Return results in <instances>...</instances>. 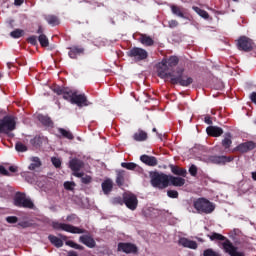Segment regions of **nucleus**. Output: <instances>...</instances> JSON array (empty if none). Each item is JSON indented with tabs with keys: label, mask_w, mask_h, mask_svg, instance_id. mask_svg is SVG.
Returning a JSON list of instances; mask_svg holds the SVG:
<instances>
[{
	"label": "nucleus",
	"mask_w": 256,
	"mask_h": 256,
	"mask_svg": "<svg viewBox=\"0 0 256 256\" xmlns=\"http://www.w3.org/2000/svg\"><path fill=\"white\" fill-rule=\"evenodd\" d=\"M58 95H63V99L70 101L72 105H77L78 107H87V96L85 94H77L75 90H58Z\"/></svg>",
	"instance_id": "obj_1"
},
{
	"label": "nucleus",
	"mask_w": 256,
	"mask_h": 256,
	"mask_svg": "<svg viewBox=\"0 0 256 256\" xmlns=\"http://www.w3.org/2000/svg\"><path fill=\"white\" fill-rule=\"evenodd\" d=\"M193 207L199 213H205L206 215L215 211V205L206 198H198L194 200Z\"/></svg>",
	"instance_id": "obj_2"
},
{
	"label": "nucleus",
	"mask_w": 256,
	"mask_h": 256,
	"mask_svg": "<svg viewBox=\"0 0 256 256\" xmlns=\"http://www.w3.org/2000/svg\"><path fill=\"white\" fill-rule=\"evenodd\" d=\"M150 183L152 187H156V189H167L169 185V176L167 174L154 172L151 174Z\"/></svg>",
	"instance_id": "obj_3"
},
{
	"label": "nucleus",
	"mask_w": 256,
	"mask_h": 256,
	"mask_svg": "<svg viewBox=\"0 0 256 256\" xmlns=\"http://www.w3.org/2000/svg\"><path fill=\"white\" fill-rule=\"evenodd\" d=\"M185 70L183 68H177L176 73L172 76L170 80L173 85H181L182 87H189L193 83V78L189 76H183Z\"/></svg>",
	"instance_id": "obj_4"
},
{
	"label": "nucleus",
	"mask_w": 256,
	"mask_h": 256,
	"mask_svg": "<svg viewBox=\"0 0 256 256\" xmlns=\"http://www.w3.org/2000/svg\"><path fill=\"white\" fill-rule=\"evenodd\" d=\"M52 227L53 229H56V231H66V233H73L76 235H82L83 233H86V230L83 228L61 222H52Z\"/></svg>",
	"instance_id": "obj_5"
},
{
	"label": "nucleus",
	"mask_w": 256,
	"mask_h": 256,
	"mask_svg": "<svg viewBox=\"0 0 256 256\" xmlns=\"http://www.w3.org/2000/svg\"><path fill=\"white\" fill-rule=\"evenodd\" d=\"M16 125L15 117L5 116L0 119V133H11V131H15Z\"/></svg>",
	"instance_id": "obj_6"
},
{
	"label": "nucleus",
	"mask_w": 256,
	"mask_h": 256,
	"mask_svg": "<svg viewBox=\"0 0 256 256\" xmlns=\"http://www.w3.org/2000/svg\"><path fill=\"white\" fill-rule=\"evenodd\" d=\"M176 72L177 71L169 72V64H167V59L162 60L157 65L158 77L161 79H170L171 81Z\"/></svg>",
	"instance_id": "obj_7"
},
{
	"label": "nucleus",
	"mask_w": 256,
	"mask_h": 256,
	"mask_svg": "<svg viewBox=\"0 0 256 256\" xmlns=\"http://www.w3.org/2000/svg\"><path fill=\"white\" fill-rule=\"evenodd\" d=\"M14 205L16 207H24L26 209H33L35 207V204H33V201L31 199L25 197V194H16L14 198Z\"/></svg>",
	"instance_id": "obj_8"
},
{
	"label": "nucleus",
	"mask_w": 256,
	"mask_h": 256,
	"mask_svg": "<svg viewBox=\"0 0 256 256\" xmlns=\"http://www.w3.org/2000/svg\"><path fill=\"white\" fill-rule=\"evenodd\" d=\"M69 167H70L71 171H73L74 177L81 178V177H83V175H85L83 172H80L81 169H83V167H85V163L83 162V160L73 158L69 162Z\"/></svg>",
	"instance_id": "obj_9"
},
{
	"label": "nucleus",
	"mask_w": 256,
	"mask_h": 256,
	"mask_svg": "<svg viewBox=\"0 0 256 256\" xmlns=\"http://www.w3.org/2000/svg\"><path fill=\"white\" fill-rule=\"evenodd\" d=\"M237 46L240 51H253V48L255 47V44L253 43V40L251 38H248L247 36H242L237 41Z\"/></svg>",
	"instance_id": "obj_10"
},
{
	"label": "nucleus",
	"mask_w": 256,
	"mask_h": 256,
	"mask_svg": "<svg viewBox=\"0 0 256 256\" xmlns=\"http://www.w3.org/2000/svg\"><path fill=\"white\" fill-rule=\"evenodd\" d=\"M123 201L126 207L131 211H135V209H137V205H139V200H137V196L132 193H124Z\"/></svg>",
	"instance_id": "obj_11"
},
{
	"label": "nucleus",
	"mask_w": 256,
	"mask_h": 256,
	"mask_svg": "<svg viewBox=\"0 0 256 256\" xmlns=\"http://www.w3.org/2000/svg\"><path fill=\"white\" fill-rule=\"evenodd\" d=\"M222 247H223L225 253H228V255H230V256H245V252L238 251L237 247H235L233 245V243L231 241H229L228 239H226L222 243Z\"/></svg>",
	"instance_id": "obj_12"
},
{
	"label": "nucleus",
	"mask_w": 256,
	"mask_h": 256,
	"mask_svg": "<svg viewBox=\"0 0 256 256\" xmlns=\"http://www.w3.org/2000/svg\"><path fill=\"white\" fill-rule=\"evenodd\" d=\"M129 56L134 57V59H137V61H143L149 57V54L145 49L135 47L129 51Z\"/></svg>",
	"instance_id": "obj_13"
},
{
	"label": "nucleus",
	"mask_w": 256,
	"mask_h": 256,
	"mask_svg": "<svg viewBox=\"0 0 256 256\" xmlns=\"http://www.w3.org/2000/svg\"><path fill=\"white\" fill-rule=\"evenodd\" d=\"M256 144L253 141L244 142L242 144H239L235 151H239V153H247V151H253L255 149Z\"/></svg>",
	"instance_id": "obj_14"
},
{
	"label": "nucleus",
	"mask_w": 256,
	"mask_h": 256,
	"mask_svg": "<svg viewBox=\"0 0 256 256\" xmlns=\"http://www.w3.org/2000/svg\"><path fill=\"white\" fill-rule=\"evenodd\" d=\"M118 251H122V253H137V246L131 243H119Z\"/></svg>",
	"instance_id": "obj_15"
},
{
	"label": "nucleus",
	"mask_w": 256,
	"mask_h": 256,
	"mask_svg": "<svg viewBox=\"0 0 256 256\" xmlns=\"http://www.w3.org/2000/svg\"><path fill=\"white\" fill-rule=\"evenodd\" d=\"M211 163H215L216 165H225V163H231L233 161V157L227 156H212L210 157Z\"/></svg>",
	"instance_id": "obj_16"
},
{
	"label": "nucleus",
	"mask_w": 256,
	"mask_h": 256,
	"mask_svg": "<svg viewBox=\"0 0 256 256\" xmlns=\"http://www.w3.org/2000/svg\"><path fill=\"white\" fill-rule=\"evenodd\" d=\"M79 241L80 243H83V245H86V247H89L90 249H93V247H95L96 245L95 239H93V237L89 235L80 236Z\"/></svg>",
	"instance_id": "obj_17"
},
{
	"label": "nucleus",
	"mask_w": 256,
	"mask_h": 256,
	"mask_svg": "<svg viewBox=\"0 0 256 256\" xmlns=\"http://www.w3.org/2000/svg\"><path fill=\"white\" fill-rule=\"evenodd\" d=\"M138 41L145 47H153V45H155L153 38L147 34H140Z\"/></svg>",
	"instance_id": "obj_18"
},
{
	"label": "nucleus",
	"mask_w": 256,
	"mask_h": 256,
	"mask_svg": "<svg viewBox=\"0 0 256 256\" xmlns=\"http://www.w3.org/2000/svg\"><path fill=\"white\" fill-rule=\"evenodd\" d=\"M206 133L210 137H221L223 135V129L221 127H217V126H209L206 129Z\"/></svg>",
	"instance_id": "obj_19"
},
{
	"label": "nucleus",
	"mask_w": 256,
	"mask_h": 256,
	"mask_svg": "<svg viewBox=\"0 0 256 256\" xmlns=\"http://www.w3.org/2000/svg\"><path fill=\"white\" fill-rule=\"evenodd\" d=\"M140 161H142V163H145V165H149V167L157 166V158H155V156L142 155L140 157Z\"/></svg>",
	"instance_id": "obj_20"
},
{
	"label": "nucleus",
	"mask_w": 256,
	"mask_h": 256,
	"mask_svg": "<svg viewBox=\"0 0 256 256\" xmlns=\"http://www.w3.org/2000/svg\"><path fill=\"white\" fill-rule=\"evenodd\" d=\"M179 245H182V247H187L188 249H197L198 247L197 242L187 238H181L179 240Z\"/></svg>",
	"instance_id": "obj_21"
},
{
	"label": "nucleus",
	"mask_w": 256,
	"mask_h": 256,
	"mask_svg": "<svg viewBox=\"0 0 256 256\" xmlns=\"http://www.w3.org/2000/svg\"><path fill=\"white\" fill-rule=\"evenodd\" d=\"M170 185L173 187H183L185 185V179L182 177L168 176Z\"/></svg>",
	"instance_id": "obj_22"
},
{
	"label": "nucleus",
	"mask_w": 256,
	"mask_h": 256,
	"mask_svg": "<svg viewBox=\"0 0 256 256\" xmlns=\"http://www.w3.org/2000/svg\"><path fill=\"white\" fill-rule=\"evenodd\" d=\"M102 190L105 193V195H109L110 191H113V180L106 179L102 183Z\"/></svg>",
	"instance_id": "obj_23"
},
{
	"label": "nucleus",
	"mask_w": 256,
	"mask_h": 256,
	"mask_svg": "<svg viewBox=\"0 0 256 256\" xmlns=\"http://www.w3.org/2000/svg\"><path fill=\"white\" fill-rule=\"evenodd\" d=\"M170 169L174 175H179L180 177H187V170L179 168L178 166L170 165Z\"/></svg>",
	"instance_id": "obj_24"
},
{
	"label": "nucleus",
	"mask_w": 256,
	"mask_h": 256,
	"mask_svg": "<svg viewBox=\"0 0 256 256\" xmlns=\"http://www.w3.org/2000/svg\"><path fill=\"white\" fill-rule=\"evenodd\" d=\"M133 139L134 141H147V132L138 130L136 133H134Z\"/></svg>",
	"instance_id": "obj_25"
},
{
	"label": "nucleus",
	"mask_w": 256,
	"mask_h": 256,
	"mask_svg": "<svg viewBox=\"0 0 256 256\" xmlns=\"http://www.w3.org/2000/svg\"><path fill=\"white\" fill-rule=\"evenodd\" d=\"M45 20L52 27H55V26H57V25H59L61 23L59 21V18L57 16H55V15H47V16H45Z\"/></svg>",
	"instance_id": "obj_26"
},
{
	"label": "nucleus",
	"mask_w": 256,
	"mask_h": 256,
	"mask_svg": "<svg viewBox=\"0 0 256 256\" xmlns=\"http://www.w3.org/2000/svg\"><path fill=\"white\" fill-rule=\"evenodd\" d=\"M31 161L32 163L29 165L30 171H35V169H39V167H41V160L39 157H32Z\"/></svg>",
	"instance_id": "obj_27"
},
{
	"label": "nucleus",
	"mask_w": 256,
	"mask_h": 256,
	"mask_svg": "<svg viewBox=\"0 0 256 256\" xmlns=\"http://www.w3.org/2000/svg\"><path fill=\"white\" fill-rule=\"evenodd\" d=\"M81 53H83L82 48L73 47V48H70L68 55L71 59H77V55H81Z\"/></svg>",
	"instance_id": "obj_28"
},
{
	"label": "nucleus",
	"mask_w": 256,
	"mask_h": 256,
	"mask_svg": "<svg viewBox=\"0 0 256 256\" xmlns=\"http://www.w3.org/2000/svg\"><path fill=\"white\" fill-rule=\"evenodd\" d=\"M58 133H60L62 137H64L65 139H69L70 141H73L74 139L73 133H71V131L66 130L64 128H59Z\"/></svg>",
	"instance_id": "obj_29"
},
{
	"label": "nucleus",
	"mask_w": 256,
	"mask_h": 256,
	"mask_svg": "<svg viewBox=\"0 0 256 256\" xmlns=\"http://www.w3.org/2000/svg\"><path fill=\"white\" fill-rule=\"evenodd\" d=\"M171 11L173 15H177V17H181L182 19H185V14L183 13V9L181 7L172 5Z\"/></svg>",
	"instance_id": "obj_30"
},
{
	"label": "nucleus",
	"mask_w": 256,
	"mask_h": 256,
	"mask_svg": "<svg viewBox=\"0 0 256 256\" xmlns=\"http://www.w3.org/2000/svg\"><path fill=\"white\" fill-rule=\"evenodd\" d=\"M48 239L52 243V245H55V247H63V240H61L57 236L50 235Z\"/></svg>",
	"instance_id": "obj_31"
},
{
	"label": "nucleus",
	"mask_w": 256,
	"mask_h": 256,
	"mask_svg": "<svg viewBox=\"0 0 256 256\" xmlns=\"http://www.w3.org/2000/svg\"><path fill=\"white\" fill-rule=\"evenodd\" d=\"M192 9H193V11H195V13L200 15V17H203V19H209V13H207V11L202 10L201 8H199L197 6H193Z\"/></svg>",
	"instance_id": "obj_32"
},
{
	"label": "nucleus",
	"mask_w": 256,
	"mask_h": 256,
	"mask_svg": "<svg viewBox=\"0 0 256 256\" xmlns=\"http://www.w3.org/2000/svg\"><path fill=\"white\" fill-rule=\"evenodd\" d=\"M208 237L211 241H225V236L216 232H213L212 234L208 235Z\"/></svg>",
	"instance_id": "obj_33"
},
{
	"label": "nucleus",
	"mask_w": 256,
	"mask_h": 256,
	"mask_svg": "<svg viewBox=\"0 0 256 256\" xmlns=\"http://www.w3.org/2000/svg\"><path fill=\"white\" fill-rule=\"evenodd\" d=\"M231 143H233V141H231V134H226L224 139L222 140V145L225 149H229V147H231Z\"/></svg>",
	"instance_id": "obj_34"
},
{
	"label": "nucleus",
	"mask_w": 256,
	"mask_h": 256,
	"mask_svg": "<svg viewBox=\"0 0 256 256\" xmlns=\"http://www.w3.org/2000/svg\"><path fill=\"white\" fill-rule=\"evenodd\" d=\"M38 40H39L41 47H49V38H47V36L45 34H41L38 37Z\"/></svg>",
	"instance_id": "obj_35"
},
{
	"label": "nucleus",
	"mask_w": 256,
	"mask_h": 256,
	"mask_svg": "<svg viewBox=\"0 0 256 256\" xmlns=\"http://www.w3.org/2000/svg\"><path fill=\"white\" fill-rule=\"evenodd\" d=\"M166 62L169 67H176L179 64V58L177 56H171Z\"/></svg>",
	"instance_id": "obj_36"
},
{
	"label": "nucleus",
	"mask_w": 256,
	"mask_h": 256,
	"mask_svg": "<svg viewBox=\"0 0 256 256\" xmlns=\"http://www.w3.org/2000/svg\"><path fill=\"white\" fill-rule=\"evenodd\" d=\"M121 167H123L124 169H128V171H134V169H137V164L133 163V162H123L121 164Z\"/></svg>",
	"instance_id": "obj_37"
},
{
	"label": "nucleus",
	"mask_w": 256,
	"mask_h": 256,
	"mask_svg": "<svg viewBox=\"0 0 256 256\" xmlns=\"http://www.w3.org/2000/svg\"><path fill=\"white\" fill-rule=\"evenodd\" d=\"M24 34L25 31L21 29H16L10 33L11 37H13L14 39H19V37H23Z\"/></svg>",
	"instance_id": "obj_38"
},
{
	"label": "nucleus",
	"mask_w": 256,
	"mask_h": 256,
	"mask_svg": "<svg viewBox=\"0 0 256 256\" xmlns=\"http://www.w3.org/2000/svg\"><path fill=\"white\" fill-rule=\"evenodd\" d=\"M39 121H41V123H43V125L46 126H50L53 125V122L51 121V118L47 117V116H39Z\"/></svg>",
	"instance_id": "obj_39"
},
{
	"label": "nucleus",
	"mask_w": 256,
	"mask_h": 256,
	"mask_svg": "<svg viewBox=\"0 0 256 256\" xmlns=\"http://www.w3.org/2000/svg\"><path fill=\"white\" fill-rule=\"evenodd\" d=\"M66 245L68 247H72V249H79V250L83 249V246L73 242V240H66Z\"/></svg>",
	"instance_id": "obj_40"
},
{
	"label": "nucleus",
	"mask_w": 256,
	"mask_h": 256,
	"mask_svg": "<svg viewBox=\"0 0 256 256\" xmlns=\"http://www.w3.org/2000/svg\"><path fill=\"white\" fill-rule=\"evenodd\" d=\"M15 149L20 153H25V151H27V146L21 142H17L15 145Z\"/></svg>",
	"instance_id": "obj_41"
},
{
	"label": "nucleus",
	"mask_w": 256,
	"mask_h": 256,
	"mask_svg": "<svg viewBox=\"0 0 256 256\" xmlns=\"http://www.w3.org/2000/svg\"><path fill=\"white\" fill-rule=\"evenodd\" d=\"M167 195L171 199H177L179 197V192H177V190H168Z\"/></svg>",
	"instance_id": "obj_42"
},
{
	"label": "nucleus",
	"mask_w": 256,
	"mask_h": 256,
	"mask_svg": "<svg viewBox=\"0 0 256 256\" xmlns=\"http://www.w3.org/2000/svg\"><path fill=\"white\" fill-rule=\"evenodd\" d=\"M74 188H75V182L64 183V189H67V191H73Z\"/></svg>",
	"instance_id": "obj_43"
},
{
	"label": "nucleus",
	"mask_w": 256,
	"mask_h": 256,
	"mask_svg": "<svg viewBox=\"0 0 256 256\" xmlns=\"http://www.w3.org/2000/svg\"><path fill=\"white\" fill-rule=\"evenodd\" d=\"M81 181H82V183H84L85 185H87V184L91 183L92 178H91V176H89V175L82 176V177H81Z\"/></svg>",
	"instance_id": "obj_44"
},
{
	"label": "nucleus",
	"mask_w": 256,
	"mask_h": 256,
	"mask_svg": "<svg viewBox=\"0 0 256 256\" xmlns=\"http://www.w3.org/2000/svg\"><path fill=\"white\" fill-rule=\"evenodd\" d=\"M189 173H190V175H192V177H195L197 175V166L192 165L189 168Z\"/></svg>",
	"instance_id": "obj_45"
},
{
	"label": "nucleus",
	"mask_w": 256,
	"mask_h": 256,
	"mask_svg": "<svg viewBox=\"0 0 256 256\" xmlns=\"http://www.w3.org/2000/svg\"><path fill=\"white\" fill-rule=\"evenodd\" d=\"M204 256H219V254H216L215 251L208 249L204 251Z\"/></svg>",
	"instance_id": "obj_46"
},
{
	"label": "nucleus",
	"mask_w": 256,
	"mask_h": 256,
	"mask_svg": "<svg viewBox=\"0 0 256 256\" xmlns=\"http://www.w3.org/2000/svg\"><path fill=\"white\" fill-rule=\"evenodd\" d=\"M168 25L171 29H175V27H177L179 25V22H177V20H170L168 22Z\"/></svg>",
	"instance_id": "obj_47"
},
{
	"label": "nucleus",
	"mask_w": 256,
	"mask_h": 256,
	"mask_svg": "<svg viewBox=\"0 0 256 256\" xmlns=\"http://www.w3.org/2000/svg\"><path fill=\"white\" fill-rule=\"evenodd\" d=\"M6 221L8 223H17L18 219H17L16 216H9V217L6 218Z\"/></svg>",
	"instance_id": "obj_48"
},
{
	"label": "nucleus",
	"mask_w": 256,
	"mask_h": 256,
	"mask_svg": "<svg viewBox=\"0 0 256 256\" xmlns=\"http://www.w3.org/2000/svg\"><path fill=\"white\" fill-rule=\"evenodd\" d=\"M52 163L56 167H61V160L59 158H52Z\"/></svg>",
	"instance_id": "obj_49"
},
{
	"label": "nucleus",
	"mask_w": 256,
	"mask_h": 256,
	"mask_svg": "<svg viewBox=\"0 0 256 256\" xmlns=\"http://www.w3.org/2000/svg\"><path fill=\"white\" fill-rule=\"evenodd\" d=\"M28 43H30L31 45H37V37H35V36L29 37Z\"/></svg>",
	"instance_id": "obj_50"
},
{
	"label": "nucleus",
	"mask_w": 256,
	"mask_h": 256,
	"mask_svg": "<svg viewBox=\"0 0 256 256\" xmlns=\"http://www.w3.org/2000/svg\"><path fill=\"white\" fill-rule=\"evenodd\" d=\"M0 174L1 175H9V171H7V169H5V166L0 165Z\"/></svg>",
	"instance_id": "obj_51"
},
{
	"label": "nucleus",
	"mask_w": 256,
	"mask_h": 256,
	"mask_svg": "<svg viewBox=\"0 0 256 256\" xmlns=\"http://www.w3.org/2000/svg\"><path fill=\"white\" fill-rule=\"evenodd\" d=\"M123 203H125V202L120 197L114 199V204L115 205H123Z\"/></svg>",
	"instance_id": "obj_52"
},
{
	"label": "nucleus",
	"mask_w": 256,
	"mask_h": 256,
	"mask_svg": "<svg viewBox=\"0 0 256 256\" xmlns=\"http://www.w3.org/2000/svg\"><path fill=\"white\" fill-rule=\"evenodd\" d=\"M23 3H25V0H14V5L16 7H21V5H23Z\"/></svg>",
	"instance_id": "obj_53"
},
{
	"label": "nucleus",
	"mask_w": 256,
	"mask_h": 256,
	"mask_svg": "<svg viewBox=\"0 0 256 256\" xmlns=\"http://www.w3.org/2000/svg\"><path fill=\"white\" fill-rule=\"evenodd\" d=\"M204 121H205V123H207V125H213V121L211 120V117H209V116H206L204 118Z\"/></svg>",
	"instance_id": "obj_54"
},
{
	"label": "nucleus",
	"mask_w": 256,
	"mask_h": 256,
	"mask_svg": "<svg viewBox=\"0 0 256 256\" xmlns=\"http://www.w3.org/2000/svg\"><path fill=\"white\" fill-rule=\"evenodd\" d=\"M250 99H251L252 103H255V105H256V92H253V93L250 95Z\"/></svg>",
	"instance_id": "obj_55"
},
{
	"label": "nucleus",
	"mask_w": 256,
	"mask_h": 256,
	"mask_svg": "<svg viewBox=\"0 0 256 256\" xmlns=\"http://www.w3.org/2000/svg\"><path fill=\"white\" fill-rule=\"evenodd\" d=\"M9 171H11V173H16L17 167H15V166H10V167H9Z\"/></svg>",
	"instance_id": "obj_56"
},
{
	"label": "nucleus",
	"mask_w": 256,
	"mask_h": 256,
	"mask_svg": "<svg viewBox=\"0 0 256 256\" xmlns=\"http://www.w3.org/2000/svg\"><path fill=\"white\" fill-rule=\"evenodd\" d=\"M37 33H39V35H43V27L39 26Z\"/></svg>",
	"instance_id": "obj_57"
},
{
	"label": "nucleus",
	"mask_w": 256,
	"mask_h": 256,
	"mask_svg": "<svg viewBox=\"0 0 256 256\" xmlns=\"http://www.w3.org/2000/svg\"><path fill=\"white\" fill-rule=\"evenodd\" d=\"M116 183H118V185H123V182L121 180V177H118L116 180Z\"/></svg>",
	"instance_id": "obj_58"
},
{
	"label": "nucleus",
	"mask_w": 256,
	"mask_h": 256,
	"mask_svg": "<svg viewBox=\"0 0 256 256\" xmlns=\"http://www.w3.org/2000/svg\"><path fill=\"white\" fill-rule=\"evenodd\" d=\"M68 256H78V255H77V253H75V252H69V253H68Z\"/></svg>",
	"instance_id": "obj_59"
},
{
	"label": "nucleus",
	"mask_w": 256,
	"mask_h": 256,
	"mask_svg": "<svg viewBox=\"0 0 256 256\" xmlns=\"http://www.w3.org/2000/svg\"><path fill=\"white\" fill-rule=\"evenodd\" d=\"M252 179L256 181V172H252Z\"/></svg>",
	"instance_id": "obj_60"
},
{
	"label": "nucleus",
	"mask_w": 256,
	"mask_h": 256,
	"mask_svg": "<svg viewBox=\"0 0 256 256\" xmlns=\"http://www.w3.org/2000/svg\"><path fill=\"white\" fill-rule=\"evenodd\" d=\"M71 219H72V216L67 217V221H71Z\"/></svg>",
	"instance_id": "obj_61"
},
{
	"label": "nucleus",
	"mask_w": 256,
	"mask_h": 256,
	"mask_svg": "<svg viewBox=\"0 0 256 256\" xmlns=\"http://www.w3.org/2000/svg\"><path fill=\"white\" fill-rule=\"evenodd\" d=\"M62 239H63L64 241H67V236H62Z\"/></svg>",
	"instance_id": "obj_62"
},
{
	"label": "nucleus",
	"mask_w": 256,
	"mask_h": 256,
	"mask_svg": "<svg viewBox=\"0 0 256 256\" xmlns=\"http://www.w3.org/2000/svg\"><path fill=\"white\" fill-rule=\"evenodd\" d=\"M153 133H157V128L152 129Z\"/></svg>",
	"instance_id": "obj_63"
},
{
	"label": "nucleus",
	"mask_w": 256,
	"mask_h": 256,
	"mask_svg": "<svg viewBox=\"0 0 256 256\" xmlns=\"http://www.w3.org/2000/svg\"><path fill=\"white\" fill-rule=\"evenodd\" d=\"M2 77H3V74L0 73V79H2Z\"/></svg>",
	"instance_id": "obj_64"
}]
</instances>
